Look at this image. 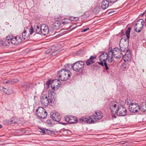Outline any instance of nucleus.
<instances>
[{
	"instance_id": "c03bdc74",
	"label": "nucleus",
	"mask_w": 146,
	"mask_h": 146,
	"mask_svg": "<svg viewBox=\"0 0 146 146\" xmlns=\"http://www.w3.org/2000/svg\"><path fill=\"white\" fill-rule=\"evenodd\" d=\"M46 122L48 124H52V122H51V120L50 119H48L47 120Z\"/></svg>"
},
{
	"instance_id": "69168bd1",
	"label": "nucleus",
	"mask_w": 146,
	"mask_h": 146,
	"mask_svg": "<svg viewBox=\"0 0 146 146\" xmlns=\"http://www.w3.org/2000/svg\"><path fill=\"white\" fill-rule=\"evenodd\" d=\"M56 19H59V18H57Z\"/></svg>"
},
{
	"instance_id": "f257e3e1",
	"label": "nucleus",
	"mask_w": 146,
	"mask_h": 146,
	"mask_svg": "<svg viewBox=\"0 0 146 146\" xmlns=\"http://www.w3.org/2000/svg\"><path fill=\"white\" fill-rule=\"evenodd\" d=\"M95 114L94 115L82 117L80 118L78 122L80 123H94L95 121H98L102 118L103 115L101 111H96Z\"/></svg>"
},
{
	"instance_id": "de8ad7c7",
	"label": "nucleus",
	"mask_w": 146,
	"mask_h": 146,
	"mask_svg": "<svg viewBox=\"0 0 146 146\" xmlns=\"http://www.w3.org/2000/svg\"><path fill=\"white\" fill-rule=\"evenodd\" d=\"M121 36H123V35H125V33L123 31V30H121Z\"/></svg>"
},
{
	"instance_id": "dca6fc26",
	"label": "nucleus",
	"mask_w": 146,
	"mask_h": 146,
	"mask_svg": "<svg viewBox=\"0 0 146 146\" xmlns=\"http://www.w3.org/2000/svg\"><path fill=\"white\" fill-rule=\"evenodd\" d=\"M51 117L54 121L58 122H59L61 119V116L58 113H52L51 115Z\"/></svg>"
},
{
	"instance_id": "f8f14e48",
	"label": "nucleus",
	"mask_w": 146,
	"mask_h": 146,
	"mask_svg": "<svg viewBox=\"0 0 146 146\" xmlns=\"http://www.w3.org/2000/svg\"><path fill=\"white\" fill-rule=\"evenodd\" d=\"M117 112L115 113L117 114V115L120 116H124L126 114L127 110L126 108L123 106H119Z\"/></svg>"
},
{
	"instance_id": "37998d69",
	"label": "nucleus",
	"mask_w": 146,
	"mask_h": 146,
	"mask_svg": "<svg viewBox=\"0 0 146 146\" xmlns=\"http://www.w3.org/2000/svg\"><path fill=\"white\" fill-rule=\"evenodd\" d=\"M108 11H109L108 12V14H111L112 13H114L115 12V11L113 10H108Z\"/></svg>"
},
{
	"instance_id": "6ab92c4d",
	"label": "nucleus",
	"mask_w": 146,
	"mask_h": 146,
	"mask_svg": "<svg viewBox=\"0 0 146 146\" xmlns=\"http://www.w3.org/2000/svg\"><path fill=\"white\" fill-rule=\"evenodd\" d=\"M52 27L54 30L59 29L62 27L60 22L56 20L52 25Z\"/></svg>"
},
{
	"instance_id": "423d86ee",
	"label": "nucleus",
	"mask_w": 146,
	"mask_h": 146,
	"mask_svg": "<svg viewBox=\"0 0 146 146\" xmlns=\"http://www.w3.org/2000/svg\"><path fill=\"white\" fill-rule=\"evenodd\" d=\"M129 110L130 111L133 113H137L141 108H140L138 104L136 103H131L129 106Z\"/></svg>"
},
{
	"instance_id": "1a4fd4ad",
	"label": "nucleus",
	"mask_w": 146,
	"mask_h": 146,
	"mask_svg": "<svg viewBox=\"0 0 146 146\" xmlns=\"http://www.w3.org/2000/svg\"><path fill=\"white\" fill-rule=\"evenodd\" d=\"M56 98L55 93L53 91H49L48 94V99L50 105L52 106L53 104L55 103Z\"/></svg>"
},
{
	"instance_id": "ddd939ff",
	"label": "nucleus",
	"mask_w": 146,
	"mask_h": 146,
	"mask_svg": "<svg viewBox=\"0 0 146 146\" xmlns=\"http://www.w3.org/2000/svg\"><path fill=\"white\" fill-rule=\"evenodd\" d=\"M11 37H13L11 39V42L12 44L18 45L20 44L21 42V38L20 35H17L14 37L12 35Z\"/></svg>"
},
{
	"instance_id": "680f3d73",
	"label": "nucleus",
	"mask_w": 146,
	"mask_h": 146,
	"mask_svg": "<svg viewBox=\"0 0 146 146\" xmlns=\"http://www.w3.org/2000/svg\"><path fill=\"white\" fill-rule=\"evenodd\" d=\"M114 117L115 118H116V116H115V115H114Z\"/></svg>"
},
{
	"instance_id": "c756f323",
	"label": "nucleus",
	"mask_w": 146,
	"mask_h": 146,
	"mask_svg": "<svg viewBox=\"0 0 146 146\" xmlns=\"http://www.w3.org/2000/svg\"><path fill=\"white\" fill-rule=\"evenodd\" d=\"M68 19H64L62 21V23L64 25H65L68 24L69 23L68 21Z\"/></svg>"
},
{
	"instance_id": "3c124183",
	"label": "nucleus",
	"mask_w": 146,
	"mask_h": 146,
	"mask_svg": "<svg viewBox=\"0 0 146 146\" xmlns=\"http://www.w3.org/2000/svg\"><path fill=\"white\" fill-rule=\"evenodd\" d=\"M74 21H76L79 20V18L78 17H74Z\"/></svg>"
},
{
	"instance_id": "4468645a",
	"label": "nucleus",
	"mask_w": 146,
	"mask_h": 146,
	"mask_svg": "<svg viewBox=\"0 0 146 146\" xmlns=\"http://www.w3.org/2000/svg\"><path fill=\"white\" fill-rule=\"evenodd\" d=\"M123 57L124 61L126 62L130 60L131 58V55L129 49H128L127 51L125 53L123 54Z\"/></svg>"
},
{
	"instance_id": "774afa93",
	"label": "nucleus",
	"mask_w": 146,
	"mask_h": 146,
	"mask_svg": "<svg viewBox=\"0 0 146 146\" xmlns=\"http://www.w3.org/2000/svg\"><path fill=\"white\" fill-rule=\"evenodd\" d=\"M1 142V141H0V142Z\"/></svg>"
},
{
	"instance_id": "6e6552de",
	"label": "nucleus",
	"mask_w": 146,
	"mask_h": 146,
	"mask_svg": "<svg viewBox=\"0 0 146 146\" xmlns=\"http://www.w3.org/2000/svg\"><path fill=\"white\" fill-rule=\"evenodd\" d=\"M119 107L118 103L114 101H111L109 104V108L113 114L117 112Z\"/></svg>"
},
{
	"instance_id": "bf43d9fd",
	"label": "nucleus",
	"mask_w": 146,
	"mask_h": 146,
	"mask_svg": "<svg viewBox=\"0 0 146 146\" xmlns=\"http://www.w3.org/2000/svg\"><path fill=\"white\" fill-rule=\"evenodd\" d=\"M2 125H1V124H0V129L2 128Z\"/></svg>"
},
{
	"instance_id": "a18cd8bd",
	"label": "nucleus",
	"mask_w": 146,
	"mask_h": 146,
	"mask_svg": "<svg viewBox=\"0 0 146 146\" xmlns=\"http://www.w3.org/2000/svg\"><path fill=\"white\" fill-rule=\"evenodd\" d=\"M51 88L52 89H54L55 90L56 89V86H54V84H52L51 85Z\"/></svg>"
},
{
	"instance_id": "ea45409f",
	"label": "nucleus",
	"mask_w": 146,
	"mask_h": 146,
	"mask_svg": "<svg viewBox=\"0 0 146 146\" xmlns=\"http://www.w3.org/2000/svg\"><path fill=\"white\" fill-rule=\"evenodd\" d=\"M74 17H72V16H70L69 17V19L68 20L72 21H74Z\"/></svg>"
},
{
	"instance_id": "e433bc0d",
	"label": "nucleus",
	"mask_w": 146,
	"mask_h": 146,
	"mask_svg": "<svg viewBox=\"0 0 146 146\" xmlns=\"http://www.w3.org/2000/svg\"><path fill=\"white\" fill-rule=\"evenodd\" d=\"M129 100L127 98L125 100V104L128 105H130V104L131 103L130 102H131L130 101V102H128Z\"/></svg>"
},
{
	"instance_id": "5701e85b",
	"label": "nucleus",
	"mask_w": 146,
	"mask_h": 146,
	"mask_svg": "<svg viewBox=\"0 0 146 146\" xmlns=\"http://www.w3.org/2000/svg\"><path fill=\"white\" fill-rule=\"evenodd\" d=\"M30 35L29 32V33H28L26 31L24 30L22 34L20 35L21 36H22L23 38L24 39H28L30 37Z\"/></svg>"
},
{
	"instance_id": "a211bd4d",
	"label": "nucleus",
	"mask_w": 146,
	"mask_h": 146,
	"mask_svg": "<svg viewBox=\"0 0 146 146\" xmlns=\"http://www.w3.org/2000/svg\"><path fill=\"white\" fill-rule=\"evenodd\" d=\"M96 58V55L91 56L90 58L86 61V64L87 66H89L90 65L94 63Z\"/></svg>"
},
{
	"instance_id": "4d7b16f0",
	"label": "nucleus",
	"mask_w": 146,
	"mask_h": 146,
	"mask_svg": "<svg viewBox=\"0 0 146 146\" xmlns=\"http://www.w3.org/2000/svg\"><path fill=\"white\" fill-rule=\"evenodd\" d=\"M55 82H56V81H57V82H58L59 81V80H54Z\"/></svg>"
},
{
	"instance_id": "a19ab883",
	"label": "nucleus",
	"mask_w": 146,
	"mask_h": 146,
	"mask_svg": "<svg viewBox=\"0 0 146 146\" xmlns=\"http://www.w3.org/2000/svg\"><path fill=\"white\" fill-rule=\"evenodd\" d=\"M51 82L50 80H49L46 83L47 86L48 87L50 85Z\"/></svg>"
},
{
	"instance_id": "cd10ccee",
	"label": "nucleus",
	"mask_w": 146,
	"mask_h": 146,
	"mask_svg": "<svg viewBox=\"0 0 146 146\" xmlns=\"http://www.w3.org/2000/svg\"><path fill=\"white\" fill-rule=\"evenodd\" d=\"M4 123L6 125L11 124L10 121L9 119H6L3 121Z\"/></svg>"
},
{
	"instance_id": "9d476101",
	"label": "nucleus",
	"mask_w": 146,
	"mask_h": 146,
	"mask_svg": "<svg viewBox=\"0 0 146 146\" xmlns=\"http://www.w3.org/2000/svg\"><path fill=\"white\" fill-rule=\"evenodd\" d=\"M65 120L70 124L75 123L78 121V119L74 116L71 115H66L64 117Z\"/></svg>"
},
{
	"instance_id": "7c9ffc66",
	"label": "nucleus",
	"mask_w": 146,
	"mask_h": 146,
	"mask_svg": "<svg viewBox=\"0 0 146 146\" xmlns=\"http://www.w3.org/2000/svg\"><path fill=\"white\" fill-rule=\"evenodd\" d=\"M13 93V91L11 89H8L7 92H6V94L9 95Z\"/></svg>"
},
{
	"instance_id": "4be33fe9",
	"label": "nucleus",
	"mask_w": 146,
	"mask_h": 146,
	"mask_svg": "<svg viewBox=\"0 0 146 146\" xmlns=\"http://www.w3.org/2000/svg\"><path fill=\"white\" fill-rule=\"evenodd\" d=\"M109 1L107 0H103L102 2L101 7L103 9H105L108 7L109 4Z\"/></svg>"
},
{
	"instance_id": "f704fd0d",
	"label": "nucleus",
	"mask_w": 146,
	"mask_h": 146,
	"mask_svg": "<svg viewBox=\"0 0 146 146\" xmlns=\"http://www.w3.org/2000/svg\"><path fill=\"white\" fill-rule=\"evenodd\" d=\"M4 42L3 43L5 44L6 45H9V43H10L9 41H8L7 40H5L4 41Z\"/></svg>"
},
{
	"instance_id": "4c0bfd02",
	"label": "nucleus",
	"mask_w": 146,
	"mask_h": 146,
	"mask_svg": "<svg viewBox=\"0 0 146 146\" xmlns=\"http://www.w3.org/2000/svg\"><path fill=\"white\" fill-rule=\"evenodd\" d=\"M141 109H142V110L144 112L146 111V105L143 106L142 108H141Z\"/></svg>"
},
{
	"instance_id": "09e8293b",
	"label": "nucleus",
	"mask_w": 146,
	"mask_h": 146,
	"mask_svg": "<svg viewBox=\"0 0 146 146\" xmlns=\"http://www.w3.org/2000/svg\"><path fill=\"white\" fill-rule=\"evenodd\" d=\"M127 142H128L127 141H122L121 142V143L122 144H124L125 143H127Z\"/></svg>"
},
{
	"instance_id": "7ed1b4c3",
	"label": "nucleus",
	"mask_w": 146,
	"mask_h": 146,
	"mask_svg": "<svg viewBox=\"0 0 146 146\" xmlns=\"http://www.w3.org/2000/svg\"><path fill=\"white\" fill-rule=\"evenodd\" d=\"M84 65V62L79 61L72 64L71 66L74 70L79 72L80 70H82Z\"/></svg>"
},
{
	"instance_id": "b1692460",
	"label": "nucleus",
	"mask_w": 146,
	"mask_h": 146,
	"mask_svg": "<svg viewBox=\"0 0 146 146\" xmlns=\"http://www.w3.org/2000/svg\"><path fill=\"white\" fill-rule=\"evenodd\" d=\"M42 34L44 35H47L48 31V27L45 26L44 28L42 29Z\"/></svg>"
},
{
	"instance_id": "0eeeda50",
	"label": "nucleus",
	"mask_w": 146,
	"mask_h": 146,
	"mask_svg": "<svg viewBox=\"0 0 146 146\" xmlns=\"http://www.w3.org/2000/svg\"><path fill=\"white\" fill-rule=\"evenodd\" d=\"M144 21L141 19L138 20L134 27V30L137 33H140L142 29L144 24Z\"/></svg>"
},
{
	"instance_id": "864d4df0",
	"label": "nucleus",
	"mask_w": 146,
	"mask_h": 146,
	"mask_svg": "<svg viewBox=\"0 0 146 146\" xmlns=\"http://www.w3.org/2000/svg\"><path fill=\"white\" fill-rule=\"evenodd\" d=\"M50 49H48V50L46 51V54H48V53H50Z\"/></svg>"
},
{
	"instance_id": "603ef678",
	"label": "nucleus",
	"mask_w": 146,
	"mask_h": 146,
	"mask_svg": "<svg viewBox=\"0 0 146 146\" xmlns=\"http://www.w3.org/2000/svg\"><path fill=\"white\" fill-rule=\"evenodd\" d=\"M60 85V84H59L58 83V85H56V87L55 90H57L58 89V88H59Z\"/></svg>"
},
{
	"instance_id": "f3484780",
	"label": "nucleus",
	"mask_w": 146,
	"mask_h": 146,
	"mask_svg": "<svg viewBox=\"0 0 146 146\" xmlns=\"http://www.w3.org/2000/svg\"><path fill=\"white\" fill-rule=\"evenodd\" d=\"M108 57V54L106 52L102 53L99 56V59L100 61V62H104L106 61V60Z\"/></svg>"
},
{
	"instance_id": "2eb2a0df",
	"label": "nucleus",
	"mask_w": 146,
	"mask_h": 146,
	"mask_svg": "<svg viewBox=\"0 0 146 146\" xmlns=\"http://www.w3.org/2000/svg\"><path fill=\"white\" fill-rule=\"evenodd\" d=\"M42 29L38 26H37L36 28L35 29V30L34 31L32 26H31V28L29 29V33L30 34H32L34 32L36 33L37 34H42Z\"/></svg>"
},
{
	"instance_id": "58836bf2",
	"label": "nucleus",
	"mask_w": 146,
	"mask_h": 146,
	"mask_svg": "<svg viewBox=\"0 0 146 146\" xmlns=\"http://www.w3.org/2000/svg\"><path fill=\"white\" fill-rule=\"evenodd\" d=\"M118 0H108L110 3H114L116 2Z\"/></svg>"
},
{
	"instance_id": "0e129e2a",
	"label": "nucleus",
	"mask_w": 146,
	"mask_h": 146,
	"mask_svg": "<svg viewBox=\"0 0 146 146\" xmlns=\"http://www.w3.org/2000/svg\"><path fill=\"white\" fill-rule=\"evenodd\" d=\"M146 16V18H145V20L146 21V15H145Z\"/></svg>"
},
{
	"instance_id": "c9c22d12",
	"label": "nucleus",
	"mask_w": 146,
	"mask_h": 146,
	"mask_svg": "<svg viewBox=\"0 0 146 146\" xmlns=\"http://www.w3.org/2000/svg\"><path fill=\"white\" fill-rule=\"evenodd\" d=\"M12 81L11 80H8L6 82H5V83L6 84H13Z\"/></svg>"
},
{
	"instance_id": "9b49d317",
	"label": "nucleus",
	"mask_w": 146,
	"mask_h": 146,
	"mask_svg": "<svg viewBox=\"0 0 146 146\" xmlns=\"http://www.w3.org/2000/svg\"><path fill=\"white\" fill-rule=\"evenodd\" d=\"M40 101L42 106L45 107L48 106L49 103L50 104V102L46 95H42L41 96Z\"/></svg>"
},
{
	"instance_id": "20e7f679",
	"label": "nucleus",
	"mask_w": 146,
	"mask_h": 146,
	"mask_svg": "<svg viewBox=\"0 0 146 146\" xmlns=\"http://www.w3.org/2000/svg\"><path fill=\"white\" fill-rule=\"evenodd\" d=\"M36 114L38 118L44 119L47 116V113L43 108L39 107L36 110Z\"/></svg>"
},
{
	"instance_id": "c85d7f7f",
	"label": "nucleus",
	"mask_w": 146,
	"mask_h": 146,
	"mask_svg": "<svg viewBox=\"0 0 146 146\" xmlns=\"http://www.w3.org/2000/svg\"><path fill=\"white\" fill-rule=\"evenodd\" d=\"M0 90L2 92L6 94V92H7L8 89L4 88L3 86H1L0 88Z\"/></svg>"
},
{
	"instance_id": "052dcab7",
	"label": "nucleus",
	"mask_w": 146,
	"mask_h": 146,
	"mask_svg": "<svg viewBox=\"0 0 146 146\" xmlns=\"http://www.w3.org/2000/svg\"><path fill=\"white\" fill-rule=\"evenodd\" d=\"M4 144L3 143H0V145H4Z\"/></svg>"
},
{
	"instance_id": "2f4dec72",
	"label": "nucleus",
	"mask_w": 146,
	"mask_h": 146,
	"mask_svg": "<svg viewBox=\"0 0 146 146\" xmlns=\"http://www.w3.org/2000/svg\"><path fill=\"white\" fill-rule=\"evenodd\" d=\"M109 57H110L108 56V58L107 59H108V62H109L110 63H111L113 60V57L112 56L110 58H109Z\"/></svg>"
},
{
	"instance_id": "e2e57ef3",
	"label": "nucleus",
	"mask_w": 146,
	"mask_h": 146,
	"mask_svg": "<svg viewBox=\"0 0 146 146\" xmlns=\"http://www.w3.org/2000/svg\"><path fill=\"white\" fill-rule=\"evenodd\" d=\"M2 57H0V59H2Z\"/></svg>"
},
{
	"instance_id": "13d9d810",
	"label": "nucleus",
	"mask_w": 146,
	"mask_h": 146,
	"mask_svg": "<svg viewBox=\"0 0 146 146\" xmlns=\"http://www.w3.org/2000/svg\"><path fill=\"white\" fill-rule=\"evenodd\" d=\"M145 12H144L143 13V14H142V16H143V15H145Z\"/></svg>"
},
{
	"instance_id": "473e14b6",
	"label": "nucleus",
	"mask_w": 146,
	"mask_h": 146,
	"mask_svg": "<svg viewBox=\"0 0 146 146\" xmlns=\"http://www.w3.org/2000/svg\"><path fill=\"white\" fill-rule=\"evenodd\" d=\"M121 68H123V69L125 70L126 68V64L125 63H123L121 66Z\"/></svg>"
},
{
	"instance_id": "49530a36",
	"label": "nucleus",
	"mask_w": 146,
	"mask_h": 146,
	"mask_svg": "<svg viewBox=\"0 0 146 146\" xmlns=\"http://www.w3.org/2000/svg\"><path fill=\"white\" fill-rule=\"evenodd\" d=\"M90 29L89 28H87L85 29H83L82 31H81V32H85L86 31H88V30H89Z\"/></svg>"
},
{
	"instance_id": "5fc2aeb1",
	"label": "nucleus",
	"mask_w": 146,
	"mask_h": 146,
	"mask_svg": "<svg viewBox=\"0 0 146 146\" xmlns=\"http://www.w3.org/2000/svg\"><path fill=\"white\" fill-rule=\"evenodd\" d=\"M61 124L63 125H65L66 124V123H63V122H59Z\"/></svg>"
},
{
	"instance_id": "72a5a7b5",
	"label": "nucleus",
	"mask_w": 146,
	"mask_h": 146,
	"mask_svg": "<svg viewBox=\"0 0 146 146\" xmlns=\"http://www.w3.org/2000/svg\"><path fill=\"white\" fill-rule=\"evenodd\" d=\"M11 80L12 81L13 84H14L15 83H17L19 82V80L15 78L13 79H12Z\"/></svg>"
},
{
	"instance_id": "412c9836",
	"label": "nucleus",
	"mask_w": 146,
	"mask_h": 146,
	"mask_svg": "<svg viewBox=\"0 0 146 146\" xmlns=\"http://www.w3.org/2000/svg\"><path fill=\"white\" fill-rule=\"evenodd\" d=\"M22 89L25 91L28 90L29 88H32V85L31 84L24 83L22 84L21 86Z\"/></svg>"
},
{
	"instance_id": "aec40b11",
	"label": "nucleus",
	"mask_w": 146,
	"mask_h": 146,
	"mask_svg": "<svg viewBox=\"0 0 146 146\" xmlns=\"http://www.w3.org/2000/svg\"><path fill=\"white\" fill-rule=\"evenodd\" d=\"M128 45L126 44H123L120 43L119 48L121 52L123 54L125 53L127 51V50Z\"/></svg>"
},
{
	"instance_id": "338daca9",
	"label": "nucleus",
	"mask_w": 146,
	"mask_h": 146,
	"mask_svg": "<svg viewBox=\"0 0 146 146\" xmlns=\"http://www.w3.org/2000/svg\"><path fill=\"white\" fill-rule=\"evenodd\" d=\"M1 136H2L1 135H0V137H1Z\"/></svg>"
},
{
	"instance_id": "8fccbe9b",
	"label": "nucleus",
	"mask_w": 146,
	"mask_h": 146,
	"mask_svg": "<svg viewBox=\"0 0 146 146\" xmlns=\"http://www.w3.org/2000/svg\"><path fill=\"white\" fill-rule=\"evenodd\" d=\"M40 131H39L40 132H42V133H45V131L44 130V129H40Z\"/></svg>"
},
{
	"instance_id": "393cba45",
	"label": "nucleus",
	"mask_w": 146,
	"mask_h": 146,
	"mask_svg": "<svg viewBox=\"0 0 146 146\" xmlns=\"http://www.w3.org/2000/svg\"><path fill=\"white\" fill-rule=\"evenodd\" d=\"M98 63L102 66H105V69L106 70H107L109 69V68L108 66V65L106 62V61H105L104 62H99Z\"/></svg>"
},
{
	"instance_id": "f03ea898",
	"label": "nucleus",
	"mask_w": 146,
	"mask_h": 146,
	"mask_svg": "<svg viewBox=\"0 0 146 146\" xmlns=\"http://www.w3.org/2000/svg\"><path fill=\"white\" fill-rule=\"evenodd\" d=\"M57 75L61 81H65L70 77V72L68 70L62 69L58 72Z\"/></svg>"
},
{
	"instance_id": "39448f33",
	"label": "nucleus",
	"mask_w": 146,
	"mask_h": 146,
	"mask_svg": "<svg viewBox=\"0 0 146 146\" xmlns=\"http://www.w3.org/2000/svg\"><path fill=\"white\" fill-rule=\"evenodd\" d=\"M110 52L112 53L113 57L116 59L121 58L123 55V53L121 52L119 48L115 47L113 50L111 48Z\"/></svg>"
},
{
	"instance_id": "79ce46f5",
	"label": "nucleus",
	"mask_w": 146,
	"mask_h": 146,
	"mask_svg": "<svg viewBox=\"0 0 146 146\" xmlns=\"http://www.w3.org/2000/svg\"><path fill=\"white\" fill-rule=\"evenodd\" d=\"M12 38L10 36H7L6 38V40L8 41H9V40L10 39V41L11 42V39H12Z\"/></svg>"
},
{
	"instance_id": "6e6d98bb",
	"label": "nucleus",
	"mask_w": 146,
	"mask_h": 146,
	"mask_svg": "<svg viewBox=\"0 0 146 146\" xmlns=\"http://www.w3.org/2000/svg\"><path fill=\"white\" fill-rule=\"evenodd\" d=\"M127 38H126L125 37H123L122 38V39H124V40H125V41H126V40H127Z\"/></svg>"
},
{
	"instance_id": "a878e982",
	"label": "nucleus",
	"mask_w": 146,
	"mask_h": 146,
	"mask_svg": "<svg viewBox=\"0 0 146 146\" xmlns=\"http://www.w3.org/2000/svg\"><path fill=\"white\" fill-rule=\"evenodd\" d=\"M131 29V27H129L125 31V34L127 39H129L130 37L129 35Z\"/></svg>"
},
{
	"instance_id": "bb28decb",
	"label": "nucleus",
	"mask_w": 146,
	"mask_h": 146,
	"mask_svg": "<svg viewBox=\"0 0 146 146\" xmlns=\"http://www.w3.org/2000/svg\"><path fill=\"white\" fill-rule=\"evenodd\" d=\"M10 121L11 124H12L17 123V119L16 117H13L10 119Z\"/></svg>"
}]
</instances>
